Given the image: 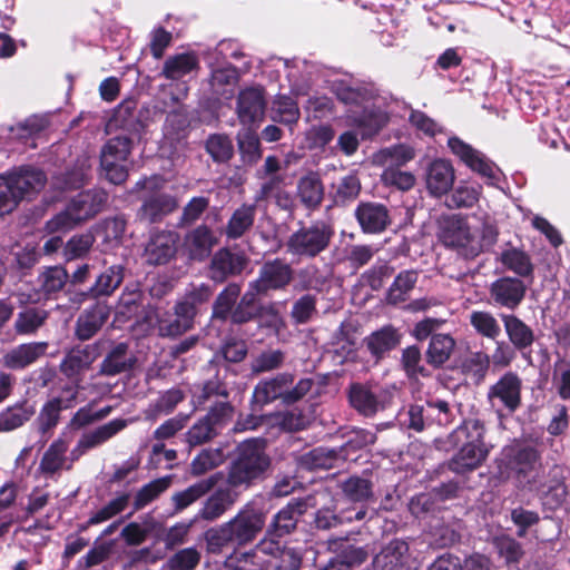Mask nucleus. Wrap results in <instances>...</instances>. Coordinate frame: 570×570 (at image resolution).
Listing matches in <instances>:
<instances>
[{"label":"nucleus","mask_w":570,"mask_h":570,"mask_svg":"<svg viewBox=\"0 0 570 570\" xmlns=\"http://www.w3.org/2000/svg\"><path fill=\"white\" fill-rule=\"evenodd\" d=\"M419 273L414 269L401 271L386 292V301L390 304H400L409 298L411 291L415 287Z\"/></svg>","instance_id":"nucleus-52"},{"label":"nucleus","mask_w":570,"mask_h":570,"mask_svg":"<svg viewBox=\"0 0 570 570\" xmlns=\"http://www.w3.org/2000/svg\"><path fill=\"white\" fill-rule=\"evenodd\" d=\"M200 558L196 548L180 549L167 559L163 564V570H195Z\"/></svg>","instance_id":"nucleus-64"},{"label":"nucleus","mask_w":570,"mask_h":570,"mask_svg":"<svg viewBox=\"0 0 570 570\" xmlns=\"http://www.w3.org/2000/svg\"><path fill=\"white\" fill-rule=\"evenodd\" d=\"M330 549L336 554L333 562L342 564L343 570H353L366 562L370 557L368 544H358L348 537L331 541Z\"/></svg>","instance_id":"nucleus-26"},{"label":"nucleus","mask_w":570,"mask_h":570,"mask_svg":"<svg viewBox=\"0 0 570 570\" xmlns=\"http://www.w3.org/2000/svg\"><path fill=\"white\" fill-rule=\"evenodd\" d=\"M295 271L285 259L276 257L265 261L258 269V275L248 284L252 289L263 297L273 292L285 291L294 279Z\"/></svg>","instance_id":"nucleus-11"},{"label":"nucleus","mask_w":570,"mask_h":570,"mask_svg":"<svg viewBox=\"0 0 570 570\" xmlns=\"http://www.w3.org/2000/svg\"><path fill=\"white\" fill-rule=\"evenodd\" d=\"M248 264L249 257L245 252L222 247L210 256L206 276L216 285L225 284L228 279L240 276Z\"/></svg>","instance_id":"nucleus-12"},{"label":"nucleus","mask_w":570,"mask_h":570,"mask_svg":"<svg viewBox=\"0 0 570 570\" xmlns=\"http://www.w3.org/2000/svg\"><path fill=\"white\" fill-rule=\"evenodd\" d=\"M242 294V284L236 282L227 283L216 295L212 304L210 320L226 323L229 321L238 298Z\"/></svg>","instance_id":"nucleus-35"},{"label":"nucleus","mask_w":570,"mask_h":570,"mask_svg":"<svg viewBox=\"0 0 570 570\" xmlns=\"http://www.w3.org/2000/svg\"><path fill=\"white\" fill-rule=\"evenodd\" d=\"M527 285L519 277L502 276L493 281L489 286L490 302L494 306L510 311L517 309L523 302Z\"/></svg>","instance_id":"nucleus-18"},{"label":"nucleus","mask_w":570,"mask_h":570,"mask_svg":"<svg viewBox=\"0 0 570 570\" xmlns=\"http://www.w3.org/2000/svg\"><path fill=\"white\" fill-rule=\"evenodd\" d=\"M48 316V311L40 307L28 306L17 314L13 330L17 335H33L45 325Z\"/></svg>","instance_id":"nucleus-47"},{"label":"nucleus","mask_w":570,"mask_h":570,"mask_svg":"<svg viewBox=\"0 0 570 570\" xmlns=\"http://www.w3.org/2000/svg\"><path fill=\"white\" fill-rule=\"evenodd\" d=\"M134 148V136L128 134H118L110 137L101 147L99 157L115 159L117 161H128Z\"/></svg>","instance_id":"nucleus-54"},{"label":"nucleus","mask_w":570,"mask_h":570,"mask_svg":"<svg viewBox=\"0 0 570 570\" xmlns=\"http://www.w3.org/2000/svg\"><path fill=\"white\" fill-rule=\"evenodd\" d=\"M171 482L173 476L165 475L142 485L134 497V511L142 510L149 503L158 499L160 494L168 490V488L171 485Z\"/></svg>","instance_id":"nucleus-53"},{"label":"nucleus","mask_w":570,"mask_h":570,"mask_svg":"<svg viewBox=\"0 0 570 570\" xmlns=\"http://www.w3.org/2000/svg\"><path fill=\"white\" fill-rule=\"evenodd\" d=\"M137 358L129 354V344L119 342L114 345L99 365L98 374L101 376H116L134 370Z\"/></svg>","instance_id":"nucleus-32"},{"label":"nucleus","mask_w":570,"mask_h":570,"mask_svg":"<svg viewBox=\"0 0 570 570\" xmlns=\"http://www.w3.org/2000/svg\"><path fill=\"white\" fill-rule=\"evenodd\" d=\"M107 202L108 194L101 188L82 190L68 202L63 210L46 223V228L49 233L71 229L102 212Z\"/></svg>","instance_id":"nucleus-6"},{"label":"nucleus","mask_w":570,"mask_h":570,"mask_svg":"<svg viewBox=\"0 0 570 570\" xmlns=\"http://www.w3.org/2000/svg\"><path fill=\"white\" fill-rule=\"evenodd\" d=\"M522 381L514 372L504 373L488 391L489 401L499 400L509 413L521 406Z\"/></svg>","instance_id":"nucleus-23"},{"label":"nucleus","mask_w":570,"mask_h":570,"mask_svg":"<svg viewBox=\"0 0 570 570\" xmlns=\"http://www.w3.org/2000/svg\"><path fill=\"white\" fill-rule=\"evenodd\" d=\"M324 195L325 187L318 173L309 171L297 180L296 197L306 210H318Z\"/></svg>","instance_id":"nucleus-33"},{"label":"nucleus","mask_w":570,"mask_h":570,"mask_svg":"<svg viewBox=\"0 0 570 570\" xmlns=\"http://www.w3.org/2000/svg\"><path fill=\"white\" fill-rule=\"evenodd\" d=\"M213 296L214 287L209 284L202 283L187 291L178 302L196 318L200 307L206 305Z\"/></svg>","instance_id":"nucleus-57"},{"label":"nucleus","mask_w":570,"mask_h":570,"mask_svg":"<svg viewBox=\"0 0 570 570\" xmlns=\"http://www.w3.org/2000/svg\"><path fill=\"white\" fill-rule=\"evenodd\" d=\"M35 413L36 409L28 400L7 406L0 412V432H11L23 426Z\"/></svg>","instance_id":"nucleus-40"},{"label":"nucleus","mask_w":570,"mask_h":570,"mask_svg":"<svg viewBox=\"0 0 570 570\" xmlns=\"http://www.w3.org/2000/svg\"><path fill=\"white\" fill-rule=\"evenodd\" d=\"M128 425V421L126 419H114L108 423H105L92 431L86 432L79 439L77 446L73 449L72 454L77 455V452L83 454L90 449L97 448L111 438L117 435Z\"/></svg>","instance_id":"nucleus-34"},{"label":"nucleus","mask_w":570,"mask_h":570,"mask_svg":"<svg viewBox=\"0 0 570 570\" xmlns=\"http://www.w3.org/2000/svg\"><path fill=\"white\" fill-rule=\"evenodd\" d=\"M177 198L168 193L155 190L141 198L137 218L149 224L160 223L178 208Z\"/></svg>","instance_id":"nucleus-21"},{"label":"nucleus","mask_w":570,"mask_h":570,"mask_svg":"<svg viewBox=\"0 0 570 570\" xmlns=\"http://www.w3.org/2000/svg\"><path fill=\"white\" fill-rule=\"evenodd\" d=\"M456 342L451 334L438 333L432 335L425 351V361L434 370L442 368L451 358Z\"/></svg>","instance_id":"nucleus-38"},{"label":"nucleus","mask_w":570,"mask_h":570,"mask_svg":"<svg viewBox=\"0 0 570 570\" xmlns=\"http://www.w3.org/2000/svg\"><path fill=\"white\" fill-rule=\"evenodd\" d=\"M239 492L226 483L218 487L204 502L198 518L205 521H215L225 514L238 500Z\"/></svg>","instance_id":"nucleus-30"},{"label":"nucleus","mask_w":570,"mask_h":570,"mask_svg":"<svg viewBox=\"0 0 570 570\" xmlns=\"http://www.w3.org/2000/svg\"><path fill=\"white\" fill-rule=\"evenodd\" d=\"M199 68V59L194 51L176 53L165 60L160 77L179 80Z\"/></svg>","instance_id":"nucleus-39"},{"label":"nucleus","mask_w":570,"mask_h":570,"mask_svg":"<svg viewBox=\"0 0 570 570\" xmlns=\"http://www.w3.org/2000/svg\"><path fill=\"white\" fill-rule=\"evenodd\" d=\"M230 391L225 379L220 377L218 373L206 380L200 387V392L195 394L197 405H205L209 401L229 400Z\"/></svg>","instance_id":"nucleus-55"},{"label":"nucleus","mask_w":570,"mask_h":570,"mask_svg":"<svg viewBox=\"0 0 570 570\" xmlns=\"http://www.w3.org/2000/svg\"><path fill=\"white\" fill-rule=\"evenodd\" d=\"M111 309L108 301H97L86 307L76 320L75 337L85 342L96 336L109 320Z\"/></svg>","instance_id":"nucleus-19"},{"label":"nucleus","mask_w":570,"mask_h":570,"mask_svg":"<svg viewBox=\"0 0 570 570\" xmlns=\"http://www.w3.org/2000/svg\"><path fill=\"white\" fill-rule=\"evenodd\" d=\"M286 360V354L282 350L262 351L250 363L252 374L258 375L279 370Z\"/></svg>","instance_id":"nucleus-62"},{"label":"nucleus","mask_w":570,"mask_h":570,"mask_svg":"<svg viewBox=\"0 0 570 570\" xmlns=\"http://www.w3.org/2000/svg\"><path fill=\"white\" fill-rule=\"evenodd\" d=\"M238 149L244 164L254 165L262 157L261 141L250 128L237 135Z\"/></svg>","instance_id":"nucleus-61"},{"label":"nucleus","mask_w":570,"mask_h":570,"mask_svg":"<svg viewBox=\"0 0 570 570\" xmlns=\"http://www.w3.org/2000/svg\"><path fill=\"white\" fill-rule=\"evenodd\" d=\"M312 498H294L284 508H282L273 518L267 528V535L272 538H283L293 533L298 520L314 504Z\"/></svg>","instance_id":"nucleus-16"},{"label":"nucleus","mask_w":570,"mask_h":570,"mask_svg":"<svg viewBox=\"0 0 570 570\" xmlns=\"http://www.w3.org/2000/svg\"><path fill=\"white\" fill-rule=\"evenodd\" d=\"M263 296L247 285L246 291L240 294L236 303V307L229 318L232 325L242 326L250 322L267 317L265 326L268 328L279 330L284 326L283 317L274 302L263 304Z\"/></svg>","instance_id":"nucleus-9"},{"label":"nucleus","mask_w":570,"mask_h":570,"mask_svg":"<svg viewBox=\"0 0 570 570\" xmlns=\"http://www.w3.org/2000/svg\"><path fill=\"white\" fill-rule=\"evenodd\" d=\"M68 281L69 273L62 266L46 267L37 278L39 292L46 298H51L55 294L61 292Z\"/></svg>","instance_id":"nucleus-49"},{"label":"nucleus","mask_w":570,"mask_h":570,"mask_svg":"<svg viewBox=\"0 0 570 570\" xmlns=\"http://www.w3.org/2000/svg\"><path fill=\"white\" fill-rule=\"evenodd\" d=\"M316 314V296L312 294H304L293 303L289 316L293 324L305 325L309 323Z\"/></svg>","instance_id":"nucleus-63"},{"label":"nucleus","mask_w":570,"mask_h":570,"mask_svg":"<svg viewBox=\"0 0 570 570\" xmlns=\"http://www.w3.org/2000/svg\"><path fill=\"white\" fill-rule=\"evenodd\" d=\"M345 499L353 503L368 504L376 501L373 482L361 475H351L341 483Z\"/></svg>","instance_id":"nucleus-41"},{"label":"nucleus","mask_w":570,"mask_h":570,"mask_svg":"<svg viewBox=\"0 0 570 570\" xmlns=\"http://www.w3.org/2000/svg\"><path fill=\"white\" fill-rule=\"evenodd\" d=\"M505 333L511 344L519 351L530 347L534 342V333L520 317L514 314H500Z\"/></svg>","instance_id":"nucleus-42"},{"label":"nucleus","mask_w":570,"mask_h":570,"mask_svg":"<svg viewBox=\"0 0 570 570\" xmlns=\"http://www.w3.org/2000/svg\"><path fill=\"white\" fill-rule=\"evenodd\" d=\"M438 242L465 261H473L481 254L476 235L469 220L461 214H443L436 220Z\"/></svg>","instance_id":"nucleus-7"},{"label":"nucleus","mask_w":570,"mask_h":570,"mask_svg":"<svg viewBox=\"0 0 570 570\" xmlns=\"http://www.w3.org/2000/svg\"><path fill=\"white\" fill-rule=\"evenodd\" d=\"M390 121L386 111L377 107L366 108L356 117H353V125L361 130L362 139L376 136Z\"/></svg>","instance_id":"nucleus-45"},{"label":"nucleus","mask_w":570,"mask_h":570,"mask_svg":"<svg viewBox=\"0 0 570 570\" xmlns=\"http://www.w3.org/2000/svg\"><path fill=\"white\" fill-rule=\"evenodd\" d=\"M217 244L218 238L214 230L208 225L200 224L186 233L183 248L190 261L204 262Z\"/></svg>","instance_id":"nucleus-22"},{"label":"nucleus","mask_w":570,"mask_h":570,"mask_svg":"<svg viewBox=\"0 0 570 570\" xmlns=\"http://www.w3.org/2000/svg\"><path fill=\"white\" fill-rule=\"evenodd\" d=\"M493 464V475L500 482L513 480L522 491H542L544 488L546 468L542 454L534 445H505Z\"/></svg>","instance_id":"nucleus-1"},{"label":"nucleus","mask_w":570,"mask_h":570,"mask_svg":"<svg viewBox=\"0 0 570 570\" xmlns=\"http://www.w3.org/2000/svg\"><path fill=\"white\" fill-rule=\"evenodd\" d=\"M272 469L265 438H249L237 444L226 474V483L239 493L265 481Z\"/></svg>","instance_id":"nucleus-2"},{"label":"nucleus","mask_w":570,"mask_h":570,"mask_svg":"<svg viewBox=\"0 0 570 570\" xmlns=\"http://www.w3.org/2000/svg\"><path fill=\"white\" fill-rule=\"evenodd\" d=\"M499 261L507 269L514 273L519 278L533 276L534 266L531 257L520 248L512 247L502 250Z\"/></svg>","instance_id":"nucleus-50"},{"label":"nucleus","mask_w":570,"mask_h":570,"mask_svg":"<svg viewBox=\"0 0 570 570\" xmlns=\"http://www.w3.org/2000/svg\"><path fill=\"white\" fill-rule=\"evenodd\" d=\"M102 342L97 341L85 346L71 348L60 363V371L67 377H73L88 370L101 355Z\"/></svg>","instance_id":"nucleus-25"},{"label":"nucleus","mask_w":570,"mask_h":570,"mask_svg":"<svg viewBox=\"0 0 570 570\" xmlns=\"http://www.w3.org/2000/svg\"><path fill=\"white\" fill-rule=\"evenodd\" d=\"M179 234L170 229H154L145 245L144 257L150 266L168 264L176 257Z\"/></svg>","instance_id":"nucleus-14"},{"label":"nucleus","mask_w":570,"mask_h":570,"mask_svg":"<svg viewBox=\"0 0 570 570\" xmlns=\"http://www.w3.org/2000/svg\"><path fill=\"white\" fill-rule=\"evenodd\" d=\"M335 229L326 220H314L309 225H302L291 234L286 242V249L298 258L313 259L328 249Z\"/></svg>","instance_id":"nucleus-8"},{"label":"nucleus","mask_w":570,"mask_h":570,"mask_svg":"<svg viewBox=\"0 0 570 570\" xmlns=\"http://www.w3.org/2000/svg\"><path fill=\"white\" fill-rule=\"evenodd\" d=\"M403 334L392 324L382 326L364 337L363 343L375 361H381L402 342Z\"/></svg>","instance_id":"nucleus-28"},{"label":"nucleus","mask_w":570,"mask_h":570,"mask_svg":"<svg viewBox=\"0 0 570 570\" xmlns=\"http://www.w3.org/2000/svg\"><path fill=\"white\" fill-rule=\"evenodd\" d=\"M266 110L265 89L261 86L247 87L239 91L236 114L244 126L258 125L264 120Z\"/></svg>","instance_id":"nucleus-20"},{"label":"nucleus","mask_w":570,"mask_h":570,"mask_svg":"<svg viewBox=\"0 0 570 570\" xmlns=\"http://www.w3.org/2000/svg\"><path fill=\"white\" fill-rule=\"evenodd\" d=\"M68 451V442L58 438L55 440L49 448L45 451L40 464L39 471L43 475L52 476L59 472L66 463V453Z\"/></svg>","instance_id":"nucleus-51"},{"label":"nucleus","mask_w":570,"mask_h":570,"mask_svg":"<svg viewBox=\"0 0 570 570\" xmlns=\"http://www.w3.org/2000/svg\"><path fill=\"white\" fill-rule=\"evenodd\" d=\"M454 179V168L449 160L435 159L426 168L425 183L432 196L446 195L452 189Z\"/></svg>","instance_id":"nucleus-31"},{"label":"nucleus","mask_w":570,"mask_h":570,"mask_svg":"<svg viewBox=\"0 0 570 570\" xmlns=\"http://www.w3.org/2000/svg\"><path fill=\"white\" fill-rule=\"evenodd\" d=\"M220 479V473H215L206 479L189 485L183 491L175 492L171 495V502L175 513L181 512L205 494L210 492Z\"/></svg>","instance_id":"nucleus-36"},{"label":"nucleus","mask_w":570,"mask_h":570,"mask_svg":"<svg viewBox=\"0 0 570 570\" xmlns=\"http://www.w3.org/2000/svg\"><path fill=\"white\" fill-rule=\"evenodd\" d=\"M137 101L126 99L114 110L109 127L120 129L122 134L138 135L140 121L136 116Z\"/></svg>","instance_id":"nucleus-46"},{"label":"nucleus","mask_w":570,"mask_h":570,"mask_svg":"<svg viewBox=\"0 0 570 570\" xmlns=\"http://www.w3.org/2000/svg\"><path fill=\"white\" fill-rule=\"evenodd\" d=\"M470 325L479 335L492 341L501 335L498 320L488 311H473L470 314Z\"/></svg>","instance_id":"nucleus-59"},{"label":"nucleus","mask_w":570,"mask_h":570,"mask_svg":"<svg viewBox=\"0 0 570 570\" xmlns=\"http://www.w3.org/2000/svg\"><path fill=\"white\" fill-rule=\"evenodd\" d=\"M409 543L393 539L372 560L373 570H405L409 562Z\"/></svg>","instance_id":"nucleus-29"},{"label":"nucleus","mask_w":570,"mask_h":570,"mask_svg":"<svg viewBox=\"0 0 570 570\" xmlns=\"http://www.w3.org/2000/svg\"><path fill=\"white\" fill-rule=\"evenodd\" d=\"M448 147L471 171L487 179H497L495 164L472 145L458 136H453L448 139Z\"/></svg>","instance_id":"nucleus-15"},{"label":"nucleus","mask_w":570,"mask_h":570,"mask_svg":"<svg viewBox=\"0 0 570 570\" xmlns=\"http://www.w3.org/2000/svg\"><path fill=\"white\" fill-rule=\"evenodd\" d=\"M256 204H243L236 208L228 219L224 233L228 239L243 237L254 225Z\"/></svg>","instance_id":"nucleus-43"},{"label":"nucleus","mask_w":570,"mask_h":570,"mask_svg":"<svg viewBox=\"0 0 570 570\" xmlns=\"http://www.w3.org/2000/svg\"><path fill=\"white\" fill-rule=\"evenodd\" d=\"M395 268L389 261L379 258L370 268L362 274V282L372 291H380L386 281L392 277Z\"/></svg>","instance_id":"nucleus-58"},{"label":"nucleus","mask_w":570,"mask_h":570,"mask_svg":"<svg viewBox=\"0 0 570 570\" xmlns=\"http://www.w3.org/2000/svg\"><path fill=\"white\" fill-rule=\"evenodd\" d=\"M78 394L77 386L67 384L61 389L60 395L53 396L43 403L36 420L38 432L42 436L50 438L52 435L53 430L60 422L61 412L76 405Z\"/></svg>","instance_id":"nucleus-13"},{"label":"nucleus","mask_w":570,"mask_h":570,"mask_svg":"<svg viewBox=\"0 0 570 570\" xmlns=\"http://www.w3.org/2000/svg\"><path fill=\"white\" fill-rule=\"evenodd\" d=\"M354 217L366 235L382 234L392 225L390 209L379 202H360L354 209Z\"/></svg>","instance_id":"nucleus-17"},{"label":"nucleus","mask_w":570,"mask_h":570,"mask_svg":"<svg viewBox=\"0 0 570 570\" xmlns=\"http://www.w3.org/2000/svg\"><path fill=\"white\" fill-rule=\"evenodd\" d=\"M333 203L336 206H345L355 200L361 193V180L354 174L342 177L336 185H333Z\"/></svg>","instance_id":"nucleus-56"},{"label":"nucleus","mask_w":570,"mask_h":570,"mask_svg":"<svg viewBox=\"0 0 570 570\" xmlns=\"http://www.w3.org/2000/svg\"><path fill=\"white\" fill-rule=\"evenodd\" d=\"M266 515L254 504L247 503L227 522L205 531L206 550L220 554L229 544L237 548L253 543L265 527Z\"/></svg>","instance_id":"nucleus-4"},{"label":"nucleus","mask_w":570,"mask_h":570,"mask_svg":"<svg viewBox=\"0 0 570 570\" xmlns=\"http://www.w3.org/2000/svg\"><path fill=\"white\" fill-rule=\"evenodd\" d=\"M194 325L195 317L177 302L174 314L158 321V331L163 337H177L190 331Z\"/></svg>","instance_id":"nucleus-37"},{"label":"nucleus","mask_w":570,"mask_h":570,"mask_svg":"<svg viewBox=\"0 0 570 570\" xmlns=\"http://www.w3.org/2000/svg\"><path fill=\"white\" fill-rule=\"evenodd\" d=\"M485 432L482 420L469 417L450 433L449 443L458 449L446 462L451 472L466 475L484 464L492 448L485 442Z\"/></svg>","instance_id":"nucleus-3"},{"label":"nucleus","mask_w":570,"mask_h":570,"mask_svg":"<svg viewBox=\"0 0 570 570\" xmlns=\"http://www.w3.org/2000/svg\"><path fill=\"white\" fill-rule=\"evenodd\" d=\"M205 148L212 159L218 164L228 163L234 156L233 141L224 134L209 135L206 140Z\"/></svg>","instance_id":"nucleus-60"},{"label":"nucleus","mask_w":570,"mask_h":570,"mask_svg":"<svg viewBox=\"0 0 570 570\" xmlns=\"http://www.w3.org/2000/svg\"><path fill=\"white\" fill-rule=\"evenodd\" d=\"M294 382L295 374L292 372H279L261 380L254 387L253 403L259 409L275 401L284 406H292L302 401L315 384L312 377H302L295 384Z\"/></svg>","instance_id":"nucleus-5"},{"label":"nucleus","mask_w":570,"mask_h":570,"mask_svg":"<svg viewBox=\"0 0 570 570\" xmlns=\"http://www.w3.org/2000/svg\"><path fill=\"white\" fill-rule=\"evenodd\" d=\"M48 347V342L22 343L3 355L2 364L12 371L24 370L45 356Z\"/></svg>","instance_id":"nucleus-27"},{"label":"nucleus","mask_w":570,"mask_h":570,"mask_svg":"<svg viewBox=\"0 0 570 570\" xmlns=\"http://www.w3.org/2000/svg\"><path fill=\"white\" fill-rule=\"evenodd\" d=\"M239 80V73L235 66L216 68L210 73V88L214 95L229 99L234 95V87Z\"/></svg>","instance_id":"nucleus-48"},{"label":"nucleus","mask_w":570,"mask_h":570,"mask_svg":"<svg viewBox=\"0 0 570 570\" xmlns=\"http://www.w3.org/2000/svg\"><path fill=\"white\" fill-rule=\"evenodd\" d=\"M346 395L350 406L364 417L375 416L393 401V393L389 389L368 382H352Z\"/></svg>","instance_id":"nucleus-10"},{"label":"nucleus","mask_w":570,"mask_h":570,"mask_svg":"<svg viewBox=\"0 0 570 570\" xmlns=\"http://www.w3.org/2000/svg\"><path fill=\"white\" fill-rule=\"evenodd\" d=\"M124 281V267L112 265L101 272L89 287V293L95 294L97 301H107Z\"/></svg>","instance_id":"nucleus-44"},{"label":"nucleus","mask_w":570,"mask_h":570,"mask_svg":"<svg viewBox=\"0 0 570 570\" xmlns=\"http://www.w3.org/2000/svg\"><path fill=\"white\" fill-rule=\"evenodd\" d=\"M19 203L27 197L38 194L47 183L43 170L31 166H22L6 174Z\"/></svg>","instance_id":"nucleus-24"}]
</instances>
